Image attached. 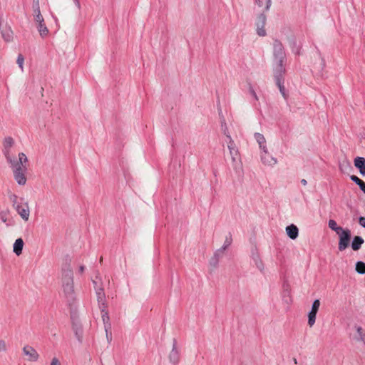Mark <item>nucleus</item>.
I'll return each mask as SVG.
<instances>
[{"instance_id": "obj_1", "label": "nucleus", "mask_w": 365, "mask_h": 365, "mask_svg": "<svg viewBox=\"0 0 365 365\" xmlns=\"http://www.w3.org/2000/svg\"><path fill=\"white\" fill-rule=\"evenodd\" d=\"M61 290L62 294L68 299H72L75 295L73 273L71 266L65 264L61 272Z\"/></svg>"}, {"instance_id": "obj_2", "label": "nucleus", "mask_w": 365, "mask_h": 365, "mask_svg": "<svg viewBox=\"0 0 365 365\" xmlns=\"http://www.w3.org/2000/svg\"><path fill=\"white\" fill-rule=\"evenodd\" d=\"M17 198V196L15 195L11 197L13 207L21 218L24 222H27L30 217V207L29 202L24 201V199H21V201H18Z\"/></svg>"}, {"instance_id": "obj_3", "label": "nucleus", "mask_w": 365, "mask_h": 365, "mask_svg": "<svg viewBox=\"0 0 365 365\" xmlns=\"http://www.w3.org/2000/svg\"><path fill=\"white\" fill-rule=\"evenodd\" d=\"M11 165L12 171L16 170H27L28 167V158L24 153L19 154V159L17 160H12L7 158Z\"/></svg>"}, {"instance_id": "obj_4", "label": "nucleus", "mask_w": 365, "mask_h": 365, "mask_svg": "<svg viewBox=\"0 0 365 365\" xmlns=\"http://www.w3.org/2000/svg\"><path fill=\"white\" fill-rule=\"evenodd\" d=\"M339 235V245L338 249L342 252L349 247L351 238V230L349 229H344L342 231L337 234Z\"/></svg>"}, {"instance_id": "obj_5", "label": "nucleus", "mask_w": 365, "mask_h": 365, "mask_svg": "<svg viewBox=\"0 0 365 365\" xmlns=\"http://www.w3.org/2000/svg\"><path fill=\"white\" fill-rule=\"evenodd\" d=\"M93 283L97 295L98 302L101 303V305H105L106 295L104 289L102 287L100 279L98 280V277H96V279L93 280Z\"/></svg>"}, {"instance_id": "obj_6", "label": "nucleus", "mask_w": 365, "mask_h": 365, "mask_svg": "<svg viewBox=\"0 0 365 365\" xmlns=\"http://www.w3.org/2000/svg\"><path fill=\"white\" fill-rule=\"evenodd\" d=\"M320 307V301L316 299L314 301L311 311L308 314V325L309 327H312L316 322V316Z\"/></svg>"}, {"instance_id": "obj_7", "label": "nucleus", "mask_w": 365, "mask_h": 365, "mask_svg": "<svg viewBox=\"0 0 365 365\" xmlns=\"http://www.w3.org/2000/svg\"><path fill=\"white\" fill-rule=\"evenodd\" d=\"M267 21V16L265 14H260L257 19L256 31L259 36H265L267 35L265 25Z\"/></svg>"}, {"instance_id": "obj_8", "label": "nucleus", "mask_w": 365, "mask_h": 365, "mask_svg": "<svg viewBox=\"0 0 365 365\" xmlns=\"http://www.w3.org/2000/svg\"><path fill=\"white\" fill-rule=\"evenodd\" d=\"M274 60H285V53L282 43L277 40L273 43Z\"/></svg>"}, {"instance_id": "obj_9", "label": "nucleus", "mask_w": 365, "mask_h": 365, "mask_svg": "<svg viewBox=\"0 0 365 365\" xmlns=\"http://www.w3.org/2000/svg\"><path fill=\"white\" fill-rule=\"evenodd\" d=\"M284 61L285 60H274V74L275 80H277V78L283 79V76L286 71L284 65Z\"/></svg>"}, {"instance_id": "obj_10", "label": "nucleus", "mask_w": 365, "mask_h": 365, "mask_svg": "<svg viewBox=\"0 0 365 365\" xmlns=\"http://www.w3.org/2000/svg\"><path fill=\"white\" fill-rule=\"evenodd\" d=\"M23 353L26 356V359L30 361H36L38 359V352L31 346H25L23 348Z\"/></svg>"}, {"instance_id": "obj_11", "label": "nucleus", "mask_w": 365, "mask_h": 365, "mask_svg": "<svg viewBox=\"0 0 365 365\" xmlns=\"http://www.w3.org/2000/svg\"><path fill=\"white\" fill-rule=\"evenodd\" d=\"M168 359L170 362L174 365L178 364L180 361V351L176 346L175 341L173 342V349L168 355Z\"/></svg>"}, {"instance_id": "obj_12", "label": "nucleus", "mask_w": 365, "mask_h": 365, "mask_svg": "<svg viewBox=\"0 0 365 365\" xmlns=\"http://www.w3.org/2000/svg\"><path fill=\"white\" fill-rule=\"evenodd\" d=\"M229 141L227 142V147L230 150V154L233 161H235L239 158V152L236 145L230 136H227Z\"/></svg>"}, {"instance_id": "obj_13", "label": "nucleus", "mask_w": 365, "mask_h": 365, "mask_svg": "<svg viewBox=\"0 0 365 365\" xmlns=\"http://www.w3.org/2000/svg\"><path fill=\"white\" fill-rule=\"evenodd\" d=\"M106 307L105 305H102V307H101V318H102L103 322L104 324V328H105V331L106 333V336H108V332L109 329H110V324L109 322L110 318L108 316V313L106 310Z\"/></svg>"}, {"instance_id": "obj_14", "label": "nucleus", "mask_w": 365, "mask_h": 365, "mask_svg": "<svg viewBox=\"0 0 365 365\" xmlns=\"http://www.w3.org/2000/svg\"><path fill=\"white\" fill-rule=\"evenodd\" d=\"M263 152L264 153L262 155L261 158L264 164L274 165L277 163V160L268 153L266 146H263Z\"/></svg>"}, {"instance_id": "obj_15", "label": "nucleus", "mask_w": 365, "mask_h": 365, "mask_svg": "<svg viewBox=\"0 0 365 365\" xmlns=\"http://www.w3.org/2000/svg\"><path fill=\"white\" fill-rule=\"evenodd\" d=\"M13 175L16 182L20 185H24L26 183V170H14Z\"/></svg>"}, {"instance_id": "obj_16", "label": "nucleus", "mask_w": 365, "mask_h": 365, "mask_svg": "<svg viewBox=\"0 0 365 365\" xmlns=\"http://www.w3.org/2000/svg\"><path fill=\"white\" fill-rule=\"evenodd\" d=\"M1 36L3 38L7 41L9 42L12 41L13 39V31L11 29L8 27L7 26H4L3 27H0Z\"/></svg>"}, {"instance_id": "obj_17", "label": "nucleus", "mask_w": 365, "mask_h": 365, "mask_svg": "<svg viewBox=\"0 0 365 365\" xmlns=\"http://www.w3.org/2000/svg\"><path fill=\"white\" fill-rule=\"evenodd\" d=\"M354 165L359 170V173L362 176H365V158L357 157L354 160Z\"/></svg>"}, {"instance_id": "obj_18", "label": "nucleus", "mask_w": 365, "mask_h": 365, "mask_svg": "<svg viewBox=\"0 0 365 365\" xmlns=\"http://www.w3.org/2000/svg\"><path fill=\"white\" fill-rule=\"evenodd\" d=\"M286 232L289 238L295 240L298 237L299 230L296 225L292 224L286 227Z\"/></svg>"}, {"instance_id": "obj_19", "label": "nucleus", "mask_w": 365, "mask_h": 365, "mask_svg": "<svg viewBox=\"0 0 365 365\" xmlns=\"http://www.w3.org/2000/svg\"><path fill=\"white\" fill-rule=\"evenodd\" d=\"M24 242L21 238H18L16 240L14 244V252L19 256L22 253V250L24 247Z\"/></svg>"}, {"instance_id": "obj_20", "label": "nucleus", "mask_w": 365, "mask_h": 365, "mask_svg": "<svg viewBox=\"0 0 365 365\" xmlns=\"http://www.w3.org/2000/svg\"><path fill=\"white\" fill-rule=\"evenodd\" d=\"M364 240L361 237L359 236H355L353 239L352 243H351V248L354 251L359 250L362 244L364 243Z\"/></svg>"}, {"instance_id": "obj_21", "label": "nucleus", "mask_w": 365, "mask_h": 365, "mask_svg": "<svg viewBox=\"0 0 365 365\" xmlns=\"http://www.w3.org/2000/svg\"><path fill=\"white\" fill-rule=\"evenodd\" d=\"M328 225L329 227L334 231L336 234L339 233V232L344 230L343 227L338 226L336 222L334 220H329Z\"/></svg>"}, {"instance_id": "obj_22", "label": "nucleus", "mask_w": 365, "mask_h": 365, "mask_svg": "<svg viewBox=\"0 0 365 365\" xmlns=\"http://www.w3.org/2000/svg\"><path fill=\"white\" fill-rule=\"evenodd\" d=\"M351 180L352 181H354L356 184H357L360 189L365 193V182H364L363 180H361V179H359L357 176L356 175H351L350 177Z\"/></svg>"}, {"instance_id": "obj_23", "label": "nucleus", "mask_w": 365, "mask_h": 365, "mask_svg": "<svg viewBox=\"0 0 365 365\" xmlns=\"http://www.w3.org/2000/svg\"><path fill=\"white\" fill-rule=\"evenodd\" d=\"M38 30L41 35V36L44 37L46 36L48 34V29L45 25L44 22L38 24Z\"/></svg>"}, {"instance_id": "obj_24", "label": "nucleus", "mask_w": 365, "mask_h": 365, "mask_svg": "<svg viewBox=\"0 0 365 365\" xmlns=\"http://www.w3.org/2000/svg\"><path fill=\"white\" fill-rule=\"evenodd\" d=\"M255 138L259 145L260 148L263 150V146L265 145L266 140L262 134L257 133L255 134Z\"/></svg>"}, {"instance_id": "obj_25", "label": "nucleus", "mask_w": 365, "mask_h": 365, "mask_svg": "<svg viewBox=\"0 0 365 365\" xmlns=\"http://www.w3.org/2000/svg\"><path fill=\"white\" fill-rule=\"evenodd\" d=\"M276 83H277V86H278L279 89V91L281 93V94L282 95V96L284 98H287V95H286V93H285V88L284 86V79H282V78H277V80H276Z\"/></svg>"}, {"instance_id": "obj_26", "label": "nucleus", "mask_w": 365, "mask_h": 365, "mask_svg": "<svg viewBox=\"0 0 365 365\" xmlns=\"http://www.w3.org/2000/svg\"><path fill=\"white\" fill-rule=\"evenodd\" d=\"M356 271L359 274H364L365 273V263L363 262H358L356 264Z\"/></svg>"}, {"instance_id": "obj_27", "label": "nucleus", "mask_w": 365, "mask_h": 365, "mask_svg": "<svg viewBox=\"0 0 365 365\" xmlns=\"http://www.w3.org/2000/svg\"><path fill=\"white\" fill-rule=\"evenodd\" d=\"M356 331L359 339L365 344V331L361 327H359L356 329Z\"/></svg>"}, {"instance_id": "obj_28", "label": "nucleus", "mask_w": 365, "mask_h": 365, "mask_svg": "<svg viewBox=\"0 0 365 365\" xmlns=\"http://www.w3.org/2000/svg\"><path fill=\"white\" fill-rule=\"evenodd\" d=\"M232 242V236L230 235H229L228 236L226 237L224 245L222 247L221 250L222 251H225L231 245Z\"/></svg>"}, {"instance_id": "obj_29", "label": "nucleus", "mask_w": 365, "mask_h": 365, "mask_svg": "<svg viewBox=\"0 0 365 365\" xmlns=\"http://www.w3.org/2000/svg\"><path fill=\"white\" fill-rule=\"evenodd\" d=\"M16 63L19 65V66L20 67V68L23 71L24 63V56L21 54H19L18 56V58H17V60H16Z\"/></svg>"}, {"instance_id": "obj_30", "label": "nucleus", "mask_w": 365, "mask_h": 365, "mask_svg": "<svg viewBox=\"0 0 365 365\" xmlns=\"http://www.w3.org/2000/svg\"><path fill=\"white\" fill-rule=\"evenodd\" d=\"M35 21L37 24L44 22V19L41 14H38V15H35L34 16Z\"/></svg>"}, {"instance_id": "obj_31", "label": "nucleus", "mask_w": 365, "mask_h": 365, "mask_svg": "<svg viewBox=\"0 0 365 365\" xmlns=\"http://www.w3.org/2000/svg\"><path fill=\"white\" fill-rule=\"evenodd\" d=\"M7 345L4 340H0V351H6Z\"/></svg>"}, {"instance_id": "obj_32", "label": "nucleus", "mask_w": 365, "mask_h": 365, "mask_svg": "<svg viewBox=\"0 0 365 365\" xmlns=\"http://www.w3.org/2000/svg\"><path fill=\"white\" fill-rule=\"evenodd\" d=\"M51 365H61V364L59 360L56 357H54L51 360Z\"/></svg>"}, {"instance_id": "obj_33", "label": "nucleus", "mask_w": 365, "mask_h": 365, "mask_svg": "<svg viewBox=\"0 0 365 365\" xmlns=\"http://www.w3.org/2000/svg\"><path fill=\"white\" fill-rule=\"evenodd\" d=\"M33 10H34V15H38V14H41L40 7L39 6H33Z\"/></svg>"}, {"instance_id": "obj_34", "label": "nucleus", "mask_w": 365, "mask_h": 365, "mask_svg": "<svg viewBox=\"0 0 365 365\" xmlns=\"http://www.w3.org/2000/svg\"><path fill=\"white\" fill-rule=\"evenodd\" d=\"M359 223L363 227H365V217H360L359 220Z\"/></svg>"}, {"instance_id": "obj_35", "label": "nucleus", "mask_w": 365, "mask_h": 365, "mask_svg": "<svg viewBox=\"0 0 365 365\" xmlns=\"http://www.w3.org/2000/svg\"><path fill=\"white\" fill-rule=\"evenodd\" d=\"M270 6H271V0H267L266 6H265L266 10H268L269 9Z\"/></svg>"}, {"instance_id": "obj_36", "label": "nucleus", "mask_w": 365, "mask_h": 365, "mask_svg": "<svg viewBox=\"0 0 365 365\" xmlns=\"http://www.w3.org/2000/svg\"><path fill=\"white\" fill-rule=\"evenodd\" d=\"M33 6H39V0H33Z\"/></svg>"}, {"instance_id": "obj_37", "label": "nucleus", "mask_w": 365, "mask_h": 365, "mask_svg": "<svg viewBox=\"0 0 365 365\" xmlns=\"http://www.w3.org/2000/svg\"><path fill=\"white\" fill-rule=\"evenodd\" d=\"M84 270H85V267H84L83 265H81V266L79 267L78 272H79L80 273H83V272H84Z\"/></svg>"}, {"instance_id": "obj_38", "label": "nucleus", "mask_w": 365, "mask_h": 365, "mask_svg": "<svg viewBox=\"0 0 365 365\" xmlns=\"http://www.w3.org/2000/svg\"><path fill=\"white\" fill-rule=\"evenodd\" d=\"M287 296L289 297V301L287 300V303L289 304V303H290L292 302V299H291V296H290L289 292L287 291Z\"/></svg>"}, {"instance_id": "obj_39", "label": "nucleus", "mask_w": 365, "mask_h": 365, "mask_svg": "<svg viewBox=\"0 0 365 365\" xmlns=\"http://www.w3.org/2000/svg\"><path fill=\"white\" fill-rule=\"evenodd\" d=\"M256 3L257 4V5L259 6H263L262 1L261 0H256Z\"/></svg>"}, {"instance_id": "obj_40", "label": "nucleus", "mask_w": 365, "mask_h": 365, "mask_svg": "<svg viewBox=\"0 0 365 365\" xmlns=\"http://www.w3.org/2000/svg\"><path fill=\"white\" fill-rule=\"evenodd\" d=\"M301 183L303 185H307V181L305 180V179H302L301 180Z\"/></svg>"}, {"instance_id": "obj_41", "label": "nucleus", "mask_w": 365, "mask_h": 365, "mask_svg": "<svg viewBox=\"0 0 365 365\" xmlns=\"http://www.w3.org/2000/svg\"><path fill=\"white\" fill-rule=\"evenodd\" d=\"M257 267L262 269L263 268V264H262V262H260V263L259 264V265H257Z\"/></svg>"}, {"instance_id": "obj_42", "label": "nucleus", "mask_w": 365, "mask_h": 365, "mask_svg": "<svg viewBox=\"0 0 365 365\" xmlns=\"http://www.w3.org/2000/svg\"><path fill=\"white\" fill-rule=\"evenodd\" d=\"M252 95H253V96L255 97V98L256 100H257V96L256 93H255L254 91H252Z\"/></svg>"}, {"instance_id": "obj_43", "label": "nucleus", "mask_w": 365, "mask_h": 365, "mask_svg": "<svg viewBox=\"0 0 365 365\" xmlns=\"http://www.w3.org/2000/svg\"><path fill=\"white\" fill-rule=\"evenodd\" d=\"M102 261H103V257H101L100 258V262H101Z\"/></svg>"}]
</instances>
